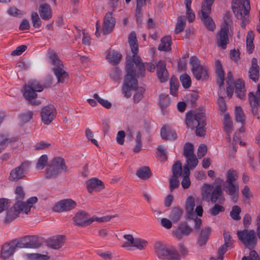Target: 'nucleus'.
<instances>
[{
	"label": "nucleus",
	"instance_id": "nucleus-59",
	"mask_svg": "<svg viewBox=\"0 0 260 260\" xmlns=\"http://www.w3.org/2000/svg\"><path fill=\"white\" fill-rule=\"evenodd\" d=\"M48 161V157L46 155H42L38 160L36 164V169L40 170L43 169Z\"/></svg>",
	"mask_w": 260,
	"mask_h": 260
},
{
	"label": "nucleus",
	"instance_id": "nucleus-54",
	"mask_svg": "<svg viewBox=\"0 0 260 260\" xmlns=\"http://www.w3.org/2000/svg\"><path fill=\"white\" fill-rule=\"evenodd\" d=\"M185 25V19L183 16H180L178 18V21L176 25L175 31L176 34L182 31Z\"/></svg>",
	"mask_w": 260,
	"mask_h": 260
},
{
	"label": "nucleus",
	"instance_id": "nucleus-38",
	"mask_svg": "<svg viewBox=\"0 0 260 260\" xmlns=\"http://www.w3.org/2000/svg\"><path fill=\"white\" fill-rule=\"evenodd\" d=\"M190 170L187 167L183 168V179L181 181V185L184 189L189 188L190 185V180L189 178Z\"/></svg>",
	"mask_w": 260,
	"mask_h": 260
},
{
	"label": "nucleus",
	"instance_id": "nucleus-34",
	"mask_svg": "<svg viewBox=\"0 0 260 260\" xmlns=\"http://www.w3.org/2000/svg\"><path fill=\"white\" fill-rule=\"evenodd\" d=\"M132 84V82L131 81L129 83V88H128V92L130 94V95L129 96H127L125 95L127 98H129L131 95V93L130 92L131 90H135L136 92L134 95V100L135 102L138 103L139 102L143 97V94L144 92V89L142 87H138V82H137V85L136 86L134 87H131V85ZM124 95H125L124 94Z\"/></svg>",
	"mask_w": 260,
	"mask_h": 260
},
{
	"label": "nucleus",
	"instance_id": "nucleus-5",
	"mask_svg": "<svg viewBox=\"0 0 260 260\" xmlns=\"http://www.w3.org/2000/svg\"><path fill=\"white\" fill-rule=\"evenodd\" d=\"M68 168L63 158L58 157L53 158L46 170L45 176L50 179L56 177L62 172H67Z\"/></svg>",
	"mask_w": 260,
	"mask_h": 260
},
{
	"label": "nucleus",
	"instance_id": "nucleus-57",
	"mask_svg": "<svg viewBox=\"0 0 260 260\" xmlns=\"http://www.w3.org/2000/svg\"><path fill=\"white\" fill-rule=\"evenodd\" d=\"M170 93L173 96L177 95L178 89V84L176 79L171 78L170 81Z\"/></svg>",
	"mask_w": 260,
	"mask_h": 260
},
{
	"label": "nucleus",
	"instance_id": "nucleus-11",
	"mask_svg": "<svg viewBox=\"0 0 260 260\" xmlns=\"http://www.w3.org/2000/svg\"><path fill=\"white\" fill-rule=\"evenodd\" d=\"M15 249L17 248H37L39 247L41 244L37 238L32 237H26L20 240H13Z\"/></svg>",
	"mask_w": 260,
	"mask_h": 260
},
{
	"label": "nucleus",
	"instance_id": "nucleus-6",
	"mask_svg": "<svg viewBox=\"0 0 260 260\" xmlns=\"http://www.w3.org/2000/svg\"><path fill=\"white\" fill-rule=\"evenodd\" d=\"M49 59L50 63L54 66L53 70L58 82H64L68 79L69 75L65 71L62 62L57 55L54 52H51L49 54Z\"/></svg>",
	"mask_w": 260,
	"mask_h": 260
},
{
	"label": "nucleus",
	"instance_id": "nucleus-1",
	"mask_svg": "<svg viewBox=\"0 0 260 260\" xmlns=\"http://www.w3.org/2000/svg\"><path fill=\"white\" fill-rule=\"evenodd\" d=\"M128 41L131 49L132 56L127 55L126 56L125 66L126 74L122 87L123 93L127 96L130 95L128 91L129 82H132V84L131 85V87H135L137 82V78L145 76L146 69L151 72H154L155 69V66L151 63L145 64L143 62L141 57L138 55V45L136 35L134 32H132L129 35Z\"/></svg>",
	"mask_w": 260,
	"mask_h": 260
},
{
	"label": "nucleus",
	"instance_id": "nucleus-33",
	"mask_svg": "<svg viewBox=\"0 0 260 260\" xmlns=\"http://www.w3.org/2000/svg\"><path fill=\"white\" fill-rule=\"evenodd\" d=\"M121 54L115 50H111L107 52L106 58L111 64L116 65L118 64L121 59Z\"/></svg>",
	"mask_w": 260,
	"mask_h": 260
},
{
	"label": "nucleus",
	"instance_id": "nucleus-4",
	"mask_svg": "<svg viewBox=\"0 0 260 260\" xmlns=\"http://www.w3.org/2000/svg\"><path fill=\"white\" fill-rule=\"evenodd\" d=\"M155 252L157 257L164 260H181L180 255L173 246H166L160 242L154 245Z\"/></svg>",
	"mask_w": 260,
	"mask_h": 260
},
{
	"label": "nucleus",
	"instance_id": "nucleus-8",
	"mask_svg": "<svg viewBox=\"0 0 260 260\" xmlns=\"http://www.w3.org/2000/svg\"><path fill=\"white\" fill-rule=\"evenodd\" d=\"M232 22L227 18L221 26V29L216 36V43L222 49H225L229 43L228 32L231 27Z\"/></svg>",
	"mask_w": 260,
	"mask_h": 260
},
{
	"label": "nucleus",
	"instance_id": "nucleus-3",
	"mask_svg": "<svg viewBox=\"0 0 260 260\" xmlns=\"http://www.w3.org/2000/svg\"><path fill=\"white\" fill-rule=\"evenodd\" d=\"M233 9L237 18L242 20L241 26L245 27L249 21V0H233Z\"/></svg>",
	"mask_w": 260,
	"mask_h": 260
},
{
	"label": "nucleus",
	"instance_id": "nucleus-49",
	"mask_svg": "<svg viewBox=\"0 0 260 260\" xmlns=\"http://www.w3.org/2000/svg\"><path fill=\"white\" fill-rule=\"evenodd\" d=\"M19 213L16 211V210L14 208H10L7 212V215L5 218V222H9L12 221L18 216Z\"/></svg>",
	"mask_w": 260,
	"mask_h": 260
},
{
	"label": "nucleus",
	"instance_id": "nucleus-22",
	"mask_svg": "<svg viewBox=\"0 0 260 260\" xmlns=\"http://www.w3.org/2000/svg\"><path fill=\"white\" fill-rule=\"evenodd\" d=\"M157 75L160 82L166 81L168 79V73L166 69V63L159 60L156 64Z\"/></svg>",
	"mask_w": 260,
	"mask_h": 260
},
{
	"label": "nucleus",
	"instance_id": "nucleus-31",
	"mask_svg": "<svg viewBox=\"0 0 260 260\" xmlns=\"http://www.w3.org/2000/svg\"><path fill=\"white\" fill-rule=\"evenodd\" d=\"M235 119L237 122H240L242 124V126L240 128L239 132L243 133L244 132V128L243 126L245 121V115L240 106H236L235 109Z\"/></svg>",
	"mask_w": 260,
	"mask_h": 260
},
{
	"label": "nucleus",
	"instance_id": "nucleus-7",
	"mask_svg": "<svg viewBox=\"0 0 260 260\" xmlns=\"http://www.w3.org/2000/svg\"><path fill=\"white\" fill-rule=\"evenodd\" d=\"M123 238L126 241L122 245V247L128 250H131L132 247L139 250H144L148 244V242L146 240L139 237L134 238L130 234L124 235Z\"/></svg>",
	"mask_w": 260,
	"mask_h": 260
},
{
	"label": "nucleus",
	"instance_id": "nucleus-60",
	"mask_svg": "<svg viewBox=\"0 0 260 260\" xmlns=\"http://www.w3.org/2000/svg\"><path fill=\"white\" fill-rule=\"evenodd\" d=\"M180 81L183 86L185 88H189L191 83L190 77L186 73L182 75L180 77Z\"/></svg>",
	"mask_w": 260,
	"mask_h": 260
},
{
	"label": "nucleus",
	"instance_id": "nucleus-37",
	"mask_svg": "<svg viewBox=\"0 0 260 260\" xmlns=\"http://www.w3.org/2000/svg\"><path fill=\"white\" fill-rule=\"evenodd\" d=\"M15 201V202L23 201L25 192L23 186L21 185H17L14 189Z\"/></svg>",
	"mask_w": 260,
	"mask_h": 260
},
{
	"label": "nucleus",
	"instance_id": "nucleus-56",
	"mask_svg": "<svg viewBox=\"0 0 260 260\" xmlns=\"http://www.w3.org/2000/svg\"><path fill=\"white\" fill-rule=\"evenodd\" d=\"M224 90L218 91L219 99L218 100V105L220 111L223 112L226 110V104L223 100Z\"/></svg>",
	"mask_w": 260,
	"mask_h": 260
},
{
	"label": "nucleus",
	"instance_id": "nucleus-40",
	"mask_svg": "<svg viewBox=\"0 0 260 260\" xmlns=\"http://www.w3.org/2000/svg\"><path fill=\"white\" fill-rule=\"evenodd\" d=\"M37 92L35 91L32 88L29 87V85L24 86L23 87V96L28 100H31L36 98L37 96Z\"/></svg>",
	"mask_w": 260,
	"mask_h": 260
},
{
	"label": "nucleus",
	"instance_id": "nucleus-36",
	"mask_svg": "<svg viewBox=\"0 0 260 260\" xmlns=\"http://www.w3.org/2000/svg\"><path fill=\"white\" fill-rule=\"evenodd\" d=\"M171 43L172 39L170 36L164 37L161 39L158 49L160 51H170L171 50Z\"/></svg>",
	"mask_w": 260,
	"mask_h": 260
},
{
	"label": "nucleus",
	"instance_id": "nucleus-47",
	"mask_svg": "<svg viewBox=\"0 0 260 260\" xmlns=\"http://www.w3.org/2000/svg\"><path fill=\"white\" fill-rule=\"evenodd\" d=\"M184 4L186 9V16L189 22H192L195 18V15L191 9V0H184Z\"/></svg>",
	"mask_w": 260,
	"mask_h": 260
},
{
	"label": "nucleus",
	"instance_id": "nucleus-48",
	"mask_svg": "<svg viewBox=\"0 0 260 260\" xmlns=\"http://www.w3.org/2000/svg\"><path fill=\"white\" fill-rule=\"evenodd\" d=\"M182 213L183 211L180 208H174L170 213V217L174 222H177L181 218Z\"/></svg>",
	"mask_w": 260,
	"mask_h": 260
},
{
	"label": "nucleus",
	"instance_id": "nucleus-29",
	"mask_svg": "<svg viewBox=\"0 0 260 260\" xmlns=\"http://www.w3.org/2000/svg\"><path fill=\"white\" fill-rule=\"evenodd\" d=\"M160 135L162 139L166 140H174L177 137L176 133L168 126L161 129Z\"/></svg>",
	"mask_w": 260,
	"mask_h": 260
},
{
	"label": "nucleus",
	"instance_id": "nucleus-12",
	"mask_svg": "<svg viewBox=\"0 0 260 260\" xmlns=\"http://www.w3.org/2000/svg\"><path fill=\"white\" fill-rule=\"evenodd\" d=\"M38 198L36 197H32L28 199L26 202L23 201L15 202L14 204V208L19 214L24 213L27 214L30 211L31 208L34 204L38 202Z\"/></svg>",
	"mask_w": 260,
	"mask_h": 260
},
{
	"label": "nucleus",
	"instance_id": "nucleus-44",
	"mask_svg": "<svg viewBox=\"0 0 260 260\" xmlns=\"http://www.w3.org/2000/svg\"><path fill=\"white\" fill-rule=\"evenodd\" d=\"M254 35L253 32L250 31L247 33L246 37V48L247 51L251 53L253 52L254 46L253 43Z\"/></svg>",
	"mask_w": 260,
	"mask_h": 260
},
{
	"label": "nucleus",
	"instance_id": "nucleus-9",
	"mask_svg": "<svg viewBox=\"0 0 260 260\" xmlns=\"http://www.w3.org/2000/svg\"><path fill=\"white\" fill-rule=\"evenodd\" d=\"M237 236L245 246L249 249L253 248L256 245L257 239L253 230L238 231Z\"/></svg>",
	"mask_w": 260,
	"mask_h": 260
},
{
	"label": "nucleus",
	"instance_id": "nucleus-55",
	"mask_svg": "<svg viewBox=\"0 0 260 260\" xmlns=\"http://www.w3.org/2000/svg\"><path fill=\"white\" fill-rule=\"evenodd\" d=\"M31 20L32 25L35 28H39L42 25V22L37 12H32L31 14Z\"/></svg>",
	"mask_w": 260,
	"mask_h": 260
},
{
	"label": "nucleus",
	"instance_id": "nucleus-30",
	"mask_svg": "<svg viewBox=\"0 0 260 260\" xmlns=\"http://www.w3.org/2000/svg\"><path fill=\"white\" fill-rule=\"evenodd\" d=\"M197 199L191 196H189L186 199L185 208L188 218H193L194 216V209Z\"/></svg>",
	"mask_w": 260,
	"mask_h": 260
},
{
	"label": "nucleus",
	"instance_id": "nucleus-28",
	"mask_svg": "<svg viewBox=\"0 0 260 260\" xmlns=\"http://www.w3.org/2000/svg\"><path fill=\"white\" fill-rule=\"evenodd\" d=\"M235 93L238 98L243 101L245 99L246 89L245 83L241 79H238L235 81Z\"/></svg>",
	"mask_w": 260,
	"mask_h": 260
},
{
	"label": "nucleus",
	"instance_id": "nucleus-23",
	"mask_svg": "<svg viewBox=\"0 0 260 260\" xmlns=\"http://www.w3.org/2000/svg\"><path fill=\"white\" fill-rule=\"evenodd\" d=\"M39 12L41 18L44 20H48L52 17V11L50 6L44 3L40 5Z\"/></svg>",
	"mask_w": 260,
	"mask_h": 260
},
{
	"label": "nucleus",
	"instance_id": "nucleus-64",
	"mask_svg": "<svg viewBox=\"0 0 260 260\" xmlns=\"http://www.w3.org/2000/svg\"><path fill=\"white\" fill-rule=\"evenodd\" d=\"M33 113L31 111H26L20 116V119L22 123H26L29 121L32 118Z\"/></svg>",
	"mask_w": 260,
	"mask_h": 260
},
{
	"label": "nucleus",
	"instance_id": "nucleus-45",
	"mask_svg": "<svg viewBox=\"0 0 260 260\" xmlns=\"http://www.w3.org/2000/svg\"><path fill=\"white\" fill-rule=\"evenodd\" d=\"M137 176L141 179H147L151 176V173L148 167H143L137 171Z\"/></svg>",
	"mask_w": 260,
	"mask_h": 260
},
{
	"label": "nucleus",
	"instance_id": "nucleus-26",
	"mask_svg": "<svg viewBox=\"0 0 260 260\" xmlns=\"http://www.w3.org/2000/svg\"><path fill=\"white\" fill-rule=\"evenodd\" d=\"M216 72L217 74V82L219 85V90H224L223 86L224 81V73L219 60L215 61Z\"/></svg>",
	"mask_w": 260,
	"mask_h": 260
},
{
	"label": "nucleus",
	"instance_id": "nucleus-41",
	"mask_svg": "<svg viewBox=\"0 0 260 260\" xmlns=\"http://www.w3.org/2000/svg\"><path fill=\"white\" fill-rule=\"evenodd\" d=\"M210 231L211 228L209 227L205 228L201 231L198 240V243L200 246H203L206 244Z\"/></svg>",
	"mask_w": 260,
	"mask_h": 260
},
{
	"label": "nucleus",
	"instance_id": "nucleus-21",
	"mask_svg": "<svg viewBox=\"0 0 260 260\" xmlns=\"http://www.w3.org/2000/svg\"><path fill=\"white\" fill-rule=\"evenodd\" d=\"M65 242L64 237L57 235L49 238L47 242L48 247L54 249L60 248Z\"/></svg>",
	"mask_w": 260,
	"mask_h": 260
},
{
	"label": "nucleus",
	"instance_id": "nucleus-62",
	"mask_svg": "<svg viewBox=\"0 0 260 260\" xmlns=\"http://www.w3.org/2000/svg\"><path fill=\"white\" fill-rule=\"evenodd\" d=\"M179 177L171 176L169 180V188L171 191L179 186Z\"/></svg>",
	"mask_w": 260,
	"mask_h": 260
},
{
	"label": "nucleus",
	"instance_id": "nucleus-52",
	"mask_svg": "<svg viewBox=\"0 0 260 260\" xmlns=\"http://www.w3.org/2000/svg\"><path fill=\"white\" fill-rule=\"evenodd\" d=\"M183 154L185 157L195 155L194 154L193 146L190 143H186L184 147Z\"/></svg>",
	"mask_w": 260,
	"mask_h": 260
},
{
	"label": "nucleus",
	"instance_id": "nucleus-14",
	"mask_svg": "<svg viewBox=\"0 0 260 260\" xmlns=\"http://www.w3.org/2000/svg\"><path fill=\"white\" fill-rule=\"evenodd\" d=\"M76 203L71 199H65L57 202L53 207L52 210L56 212H62L74 209Z\"/></svg>",
	"mask_w": 260,
	"mask_h": 260
},
{
	"label": "nucleus",
	"instance_id": "nucleus-63",
	"mask_svg": "<svg viewBox=\"0 0 260 260\" xmlns=\"http://www.w3.org/2000/svg\"><path fill=\"white\" fill-rule=\"evenodd\" d=\"M241 208L238 206H235L230 212V216L234 220H238L241 218L239 216Z\"/></svg>",
	"mask_w": 260,
	"mask_h": 260
},
{
	"label": "nucleus",
	"instance_id": "nucleus-58",
	"mask_svg": "<svg viewBox=\"0 0 260 260\" xmlns=\"http://www.w3.org/2000/svg\"><path fill=\"white\" fill-rule=\"evenodd\" d=\"M233 80L232 74L231 72L228 73V77L226 79V82L228 86L226 88V94L229 98H231L232 96L233 93V88L231 87L230 84L232 83Z\"/></svg>",
	"mask_w": 260,
	"mask_h": 260
},
{
	"label": "nucleus",
	"instance_id": "nucleus-16",
	"mask_svg": "<svg viewBox=\"0 0 260 260\" xmlns=\"http://www.w3.org/2000/svg\"><path fill=\"white\" fill-rule=\"evenodd\" d=\"M42 122L45 124H49L55 117V109L52 106L44 107L41 111Z\"/></svg>",
	"mask_w": 260,
	"mask_h": 260
},
{
	"label": "nucleus",
	"instance_id": "nucleus-50",
	"mask_svg": "<svg viewBox=\"0 0 260 260\" xmlns=\"http://www.w3.org/2000/svg\"><path fill=\"white\" fill-rule=\"evenodd\" d=\"M238 178V174L236 170L231 169L227 172L225 183H234Z\"/></svg>",
	"mask_w": 260,
	"mask_h": 260
},
{
	"label": "nucleus",
	"instance_id": "nucleus-42",
	"mask_svg": "<svg viewBox=\"0 0 260 260\" xmlns=\"http://www.w3.org/2000/svg\"><path fill=\"white\" fill-rule=\"evenodd\" d=\"M224 130L226 133H231L233 131V122L228 114H224L223 118Z\"/></svg>",
	"mask_w": 260,
	"mask_h": 260
},
{
	"label": "nucleus",
	"instance_id": "nucleus-13",
	"mask_svg": "<svg viewBox=\"0 0 260 260\" xmlns=\"http://www.w3.org/2000/svg\"><path fill=\"white\" fill-rule=\"evenodd\" d=\"M28 169V164L26 162L21 163L19 166L12 169L9 177L11 181H18L24 178Z\"/></svg>",
	"mask_w": 260,
	"mask_h": 260
},
{
	"label": "nucleus",
	"instance_id": "nucleus-51",
	"mask_svg": "<svg viewBox=\"0 0 260 260\" xmlns=\"http://www.w3.org/2000/svg\"><path fill=\"white\" fill-rule=\"evenodd\" d=\"M198 162L196 155L186 157V164L183 168L187 167L189 170V169H193L197 166Z\"/></svg>",
	"mask_w": 260,
	"mask_h": 260
},
{
	"label": "nucleus",
	"instance_id": "nucleus-43",
	"mask_svg": "<svg viewBox=\"0 0 260 260\" xmlns=\"http://www.w3.org/2000/svg\"><path fill=\"white\" fill-rule=\"evenodd\" d=\"M117 216V215H106L101 217L94 216L90 218L89 217L88 223L89 224H90L94 221H97L98 222H105L110 220L112 218Z\"/></svg>",
	"mask_w": 260,
	"mask_h": 260
},
{
	"label": "nucleus",
	"instance_id": "nucleus-18",
	"mask_svg": "<svg viewBox=\"0 0 260 260\" xmlns=\"http://www.w3.org/2000/svg\"><path fill=\"white\" fill-rule=\"evenodd\" d=\"M248 101L252 112L254 113L257 112V105H259L260 102V85H257V90L255 94L251 92L248 94Z\"/></svg>",
	"mask_w": 260,
	"mask_h": 260
},
{
	"label": "nucleus",
	"instance_id": "nucleus-46",
	"mask_svg": "<svg viewBox=\"0 0 260 260\" xmlns=\"http://www.w3.org/2000/svg\"><path fill=\"white\" fill-rule=\"evenodd\" d=\"M183 169L182 170L181 163L179 161H176L172 167V175L174 177H179L183 176Z\"/></svg>",
	"mask_w": 260,
	"mask_h": 260
},
{
	"label": "nucleus",
	"instance_id": "nucleus-32",
	"mask_svg": "<svg viewBox=\"0 0 260 260\" xmlns=\"http://www.w3.org/2000/svg\"><path fill=\"white\" fill-rule=\"evenodd\" d=\"M14 245L12 241L3 245L1 250V256L7 258L11 256L15 251Z\"/></svg>",
	"mask_w": 260,
	"mask_h": 260
},
{
	"label": "nucleus",
	"instance_id": "nucleus-27",
	"mask_svg": "<svg viewBox=\"0 0 260 260\" xmlns=\"http://www.w3.org/2000/svg\"><path fill=\"white\" fill-rule=\"evenodd\" d=\"M249 77L253 81L256 82L258 81L259 77V67L257 65V60L255 58L251 60V66L249 69Z\"/></svg>",
	"mask_w": 260,
	"mask_h": 260
},
{
	"label": "nucleus",
	"instance_id": "nucleus-20",
	"mask_svg": "<svg viewBox=\"0 0 260 260\" xmlns=\"http://www.w3.org/2000/svg\"><path fill=\"white\" fill-rule=\"evenodd\" d=\"M86 187L89 193L94 191H100L104 188L103 182L95 178L89 179L86 182Z\"/></svg>",
	"mask_w": 260,
	"mask_h": 260
},
{
	"label": "nucleus",
	"instance_id": "nucleus-39",
	"mask_svg": "<svg viewBox=\"0 0 260 260\" xmlns=\"http://www.w3.org/2000/svg\"><path fill=\"white\" fill-rule=\"evenodd\" d=\"M23 257L26 260H47L49 258L47 255L39 253H25Z\"/></svg>",
	"mask_w": 260,
	"mask_h": 260
},
{
	"label": "nucleus",
	"instance_id": "nucleus-15",
	"mask_svg": "<svg viewBox=\"0 0 260 260\" xmlns=\"http://www.w3.org/2000/svg\"><path fill=\"white\" fill-rule=\"evenodd\" d=\"M212 1L209 2L208 6H206L205 4H203L202 6V19L204 21V24L208 29L213 31L215 28V25L212 19L209 17V15L211 12V7L210 5Z\"/></svg>",
	"mask_w": 260,
	"mask_h": 260
},
{
	"label": "nucleus",
	"instance_id": "nucleus-2",
	"mask_svg": "<svg viewBox=\"0 0 260 260\" xmlns=\"http://www.w3.org/2000/svg\"><path fill=\"white\" fill-rule=\"evenodd\" d=\"M186 124L188 127H196V134L203 136L205 134L206 123L205 114L201 110L190 111L186 115Z\"/></svg>",
	"mask_w": 260,
	"mask_h": 260
},
{
	"label": "nucleus",
	"instance_id": "nucleus-17",
	"mask_svg": "<svg viewBox=\"0 0 260 260\" xmlns=\"http://www.w3.org/2000/svg\"><path fill=\"white\" fill-rule=\"evenodd\" d=\"M115 25V20L112 16V14L111 12H108L104 19V24L102 28V31L104 35H107L110 34Z\"/></svg>",
	"mask_w": 260,
	"mask_h": 260
},
{
	"label": "nucleus",
	"instance_id": "nucleus-35",
	"mask_svg": "<svg viewBox=\"0 0 260 260\" xmlns=\"http://www.w3.org/2000/svg\"><path fill=\"white\" fill-rule=\"evenodd\" d=\"M213 186L208 184H204L201 188V194L203 200L209 202L213 189Z\"/></svg>",
	"mask_w": 260,
	"mask_h": 260
},
{
	"label": "nucleus",
	"instance_id": "nucleus-53",
	"mask_svg": "<svg viewBox=\"0 0 260 260\" xmlns=\"http://www.w3.org/2000/svg\"><path fill=\"white\" fill-rule=\"evenodd\" d=\"M221 187L219 185L216 186L214 188H213L210 201L213 203H216L217 200L221 196Z\"/></svg>",
	"mask_w": 260,
	"mask_h": 260
},
{
	"label": "nucleus",
	"instance_id": "nucleus-19",
	"mask_svg": "<svg viewBox=\"0 0 260 260\" xmlns=\"http://www.w3.org/2000/svg\"><path fill=\"white\" fill-rule=\"evenodd\" d=\"M192 229L186 223H180L178 228L173 231V235L178 239H181L184 236H188L192 232Z\"/></svg>",
	"mask_w": 260,
	"mask_h": 260
},
{
	"label": "nucleus",
	"instance_id": "nucleus-10",
	"mask_svg": "<svg viewBox=\"0 0 260 260\" xmlns=\"http://www.w3.org/2000/svg\"><path fill=\"white\" fill-rule=\"evenodd\" d=\"M190 60L192 65V72L196 79L199 80L207 79L208 77V69L200 64L197 57L192 56Z\"/></svg>",
	"mask_w": 260,
	"mask_h": 260
},
{
	"label": "nucleus",
	"instance_id": "nucleus-25",
	"mask_svg": "<svg viewBox=\"0 0 260 260\" xmlns=\"http://www.w3.org/2000/svg\"><path fill=\"white\" fill-rule=\"evenodd\" d=\"M239 190V185L236 183H228L225 189V192L231 196L232 200L234 203L237 201Z\"/></svg>",
	"mask_w": 260,
	"mask_h": 260
},
{
	"label": "nucleus",
	"instance_id": "nucleus-61",
	"mask_svg": "<svg viewBox=\"0 0 260 260\" xmlns=\"http://www.w3.org/2000/svg\"><path fill=\"white\" fill-rule=\"evenodd\" d=\"M28 84L36 92H41L43 90V87L36 80L29 81Z\"/></svg>",
	"mask_w": 260,
	"mask_h": 260
},
{
	"label": "nucleus",
	"instance_id": "nucleus-24",
	"mask_svg": "<svg viewBox=\"0 0 260 260\" xmlns=\"http://www.w3.org/2000/svg\"><path fill=\"white\" fill-rule=\"evenodd\" d=\"M89 216L84 211H79L74 217L75 224L78 226H85L89 225Z\"/></svg>",
	"mask_w": 260,
	"mask_h": 260
}]
</instances>
